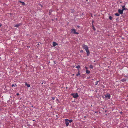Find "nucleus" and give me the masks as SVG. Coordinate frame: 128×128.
I'll list each match as a JSON object with an SVG mask.
<instances>
[{"instance_id": "1", "label": "nucleus", "mask_w": 128, "mask_h": 128, "mask_svg": "<svg viewBox=\"0 0 128 128\" xmlns=\"http://www.w3.org/2000/svg\"><path fill=\"white\" fill-rule=\"evenodd\" d=\"M71 95L74 98H76L78 96V95L77 93L76 94H71Z\"/></svg>"}, {"instance_id": "2", "label": "nucleus", "mask_w": 128, "mask_h": 128, "mask_svg": "<svg viewBox=\"0 0 128 128\" xmlns=\"http://www.w3.org/2000/svg\"><path fill=\"white\" fill-rule=\"evenodd\" d=\"M71 32L72 34H78V33L76 32V30L74 29H72L71 30Z\"/></svg>"}, {"instance_id": "3", "label": "nucleus", "mask_w": 128, "mask_h": 128, "mask_svg": "<svg viewBox=\"0 0 128 128\" xmlns=\"http://www.w3.org/2000/svg\"><path fill=\"white\" fill-rule=\"evenodd\" d=\"M82 47L85 50H87V49H88V46L84 44L82 45Z\"/></svg>"}, {"instance_id": "4", "label": "nucleus", "mask_w": 128, "mask_h": 128, "mask_svg": "<svg viewBox=\"0 0 128 128\" xmlns=\"http://www.w3.org/2000/svg\"><path fill=\"white\" fill-rule=\"evenodd\" d=\"M68 121L69 120L68 119H66L65 120V122L66 126H68L69 125V123L68 122Z\"/></svg>"}, {"instance_id": "5", "label": "nucleus", "mask_w": 128, "mask_h": 128, "mask_svg": "<svg viewBox=\"0 0 128 128\" xmlns=\"http://www.w3.org/2000/svg\"><path fill=\"white\" fill-rule=\"evenodd\" d=\"M118 12L120 13L121 14H123V11L122 10H120V9H119L118 10Z\"/></svg>"}, {"instance_id": "6", "label": "nucleus", "mask_w": 128, "mask_h": 128, "mask_svg": "<svg viewBox=\"0 0 128 128\" xmlns=\"http://www.w3.org/2000/svg\"><path fill=\"white\" fill-rule=\"evenodd\" d=\"M105 97L106 98L108 97V99H110V96L109 94L107 93L106 94V95L105 96Z\"/></svg>"}, {"instance_id": "7", "label": "nucleus", "mask_w": 128, "mask_h": 128, "mask_svg": "<svg viewBox=\"0 0 128 128\" xmlns=\"http://www.w3.org/2000/svg\"><path fill=\"white\" fill-rule=\"evenodd\" d=\"M86 51L87 53V56H89V54H90V52L89 50H88V49H87V50H86Z\"/></svg>"}, {"instance_id": "8", "label": "nucleus", "mask_w": 128, "mask_h": 128, "mask_svg": "<svg viewBox=\"0 0 128 128\" xmlns=\"http://www.w3.org/2000/svg\"><path fill=\"white\" fill-rule=\"evenodd\" d=\"M19 2L20 3H21L22 4V5L23 6H24V5H25V3H24V2H22V1H20V0H19Z\"/></svg>"}, {"instance_id": "9", "label": "nucleus", "mask_w": 128, "mask_h": 128, "mask_svg": "<svg viewBox=\"0 0 128 128\" xmlns=\"http://www.w3.org/2000/svg\"><path fill=\"white\" fill-rule=\"evenodd\" d=\"M21 25H22V24L19 23L18 24L15 25V27H18L19 26H20Z\"/></svg>"}, {"instance_id": "10", "label": "nucleus", "mask_w": 128, "mask_h": 128, "mask_svg": "<svg viewBox=\"0 0 128 128\" xmlns=\"http://www.w3.org/2000/svg\"><path fill=\"white\" fill-rule=\"evenodd\" d=\"M122 10H123V11H124V10H128V9L127 8H125V6H122Z\"/></svg>"}, {"instance_id": "11", "label": "nucleus", "mask_w": 128, "mask_h": 128, "mask_svg": "<svg viewBox=\"0 0 128 128\" xmlns=\"http://www.w3.org/2000/svg\"><path fill=\"white\" fill-rule=\"evenodd\" d=\"M53 46H56L58 45V44L56 43V42H53Z\"/></svg>"}, {"instance_id": "12", "label": "nucleus", "mask_w": 128, "mask_h": 128, "mask_svg": "<svg viewBox=\"0 0 128 128\" xmlns=\"http://www.w3.org/2000/svg\"><path fill=\"white\" fill-rule=\"evenodd\" d=\"M128 78H126H126H123L122 79L121 81L122 82H124L126 81V80H127Z\"/></svg>"}, {"instance_id": "13", "label": "nucleus", "mask_w": 128, "mask_h": 128, "mask_svg": "<svg viewBox=\"0 0 128 128\" xmlns=\"http://www.w3.org/2000/svg\"><path fill=\"white\" fill-rule=\"evenodd\" d=\"M25 85L27 86L29 88L30 87V85L29 84H27L26 82L25 83Z\"/></svg>"}, {"instance_id": "14", "label": "nucleus", "mask_w": 128, "mask_h": 128, "mask_svg": "<svg viewBox=\"0 0 128 128\" xmlns=\"http://www.w3.org/2000/svg\"><path fill=\"white\" fill-rule=\"evenodd\" d=\"M86 73L89 74L90 73V72L89 70H86Z\"/></svg>"}, {"instance_id": "15", "label": "nucleus", "mask_w": 128, "mask_h": 128, "mask_svg": "<svg viewBox=\"0 0 128 128\" xmlns=\"http://www.w3.org/2000/svg\"><path fill=\"white\" fill-rule=\"evenodd\" d=\"M52 10H49V15H50L51 14V13L52 12Z\"/></svg>"}, {"instance_id": "16", "label": "nucleus", "mask_w": 128, "mask_h": 128, "mask_svg": "<svg viewBox=\"0 0 128 128\" xmlns=\"http://www.w3.org/2000/svg\"><path fill=\"white\" fill-rule=\"evenodd\" d=\"M114 14L115 16H118L120 15V14L118 13H116Z\"/></svg>"}, {"instance_id": "17", "label": "nucleus", "mask_w": 128, "mask_h": 128, "mask_svg": "<svg viewBox=\"0 0 128 128\" xmlns=\"http://www.w3.org/2000/svg\"><path fill=\"white\" fill-rule=\"evenodd\" d=\"M90 68H92V69L93 68V66L92 65V64H90Z\"/></svg>"}, {"instance_id": "18", "label": "nucleus", "mask_w": 128, "mask_h": 128, "mask_svg": "<svg viewBox=\"0 0 128 128\" xmlns=\"http://www.w3.org/2000/svg\"><path fill=\"white\" fill-rule=\"evenodd\" d=\"M100 80H99L98 81H96V84H95V85H97L98 84V82L100 81Z\"/></svg>"}, {"instance_id": "19", "label": "nucleus", "mask_w": 128, "mask_h": 128, "mask_svg": "<svg viewBox=\"0 0 128 128\" xmlns=\"http://www.w3.org/2000/svg\"><path fill=\"white\" fill-rule=\"evenodd\" d=\"M76 68L79 69L80 68V66L78 65V66H76Z\"/></svg>"}, {"instance_id": "20", "label": "nucleus", "mask_w": 128, "mask_h": 128, "mask_svg": "<svg viewBox=\"0 0 128 128\" xmlns=\"http://www.w3.org/2000/svg\"><path fill=\"white\" fill-rule=\"evenodd\" d=\"M80 73L79 72V71H78V74H76V76H78L80 75Z\"/></svg>"}, {"instance_id": "21", "label": "nucleus", "mask_w": 128, "mask_h": 128, "mask_svg": "<svg viewBox=\"0 0 128 128\" xmlns=\"http://www.w3.org/2000/svg\"><path fill=\"white\" fill-rule=\"evenodd\" d=\"M14 86H16V84H15L14 85V84H12V87H13Z\"/></svg>"}, {"instance_id": "22", "label": "nucleus", "mask_w": 128, "mask_h": 128, "mask_svg": "<svg viewBox=\"0 0 128 128\" xmlns=\"http://www.w3.org/2000/svg\"><path fill=\"white\" fill-rule=\"evenodd\" d=\"M72 120H69L68 122H69L70 123H71L72 122Z\"/></svg>"}, {"instance_id": "23", "label": "nucleus", "mask_w": 128, "mask_h": 128, "mask_svg": "<svg viewBox=\"0 0 128 128\" xmlns=\"http://www.w3.org/2000/svg\"><path fill=\"white\" fill-rule=\"evenodd\" d=\"M112 17L111 16H110L109 17V19L111 20L112 19Z\"/></svg>"}, {"instance_id": "24", "label": "nucleus", "mask_w": 128, "mask_h": 128, "mask_svg": "<svg viewBox=\"0 0 128 128\" xmlns=\"http://www.w3.org/2000/svg\"><path fill=\"white\" fill-rule=\"evenodd\" d=\"M92 27V28L94 30V31H95L96 30V29L95 28L94 26H93Z\"/></svg>"}, {"instance_id": "25", "label": "nucleus", "mask_w": 128, "mask_h": 128, "mask_svg": "<svg viewBox=\"0 0 128 128\" xmlns=\"http://www.w3.org/2000/svg\"><path fill=\"white\" fill-rule=\"evenodd\" d=\"M102 88H105V86H104L103 85L102 86Z\"/></svg>"}, {"instance_id": "26", "label": "nucleus", "mask_w": 128, "mask_h": 128, "mask_svg": "<svg viewBox=\"0 0 128 128\" xmlns=\"http://www.w3.org/2000/svg\"><path fill=\"white\" fill-rule=\"evenodd\" d=\"M54 99H55V98H54V97H52V99L53 100H54Z\"/></svg>"}, {"instance_id": "27", "label": "nucleus", "mask_w": 128, "mask_h": 128, "mask_svg": "<svg viewBox=\"0 0 128 128\" xmlns=\"http://www.w3.org/2000/svg\"><path fill=\"white\" fill-rule=\"evenodd\" d=\"M80 52H83V50H82L80 51Z\"/></svg>"}, {"instance_id": "28", "label": "nucleus", "mask_w": 128, "mask_h": 128, "mask_svg": "<svg viewBox=\"0 0 128 128\" xmlns=\"http://www.w3.org/2000/svg\"><path fill=\"white\" fill-rule=\"evenodd\" d=\"M16 95L18 96H19V93H17L16 94Z\"/></svg>"}, {"instance_id": "29", "label": "nucleus", "mask_w": 128, "mask_h": 128, "mask_svg": "<svg viewBox=\"0 0 128 128\" xmlns=\"http://www.w3.org/2000/svg\"><path fill=\"white\" fill-rule=\"evenodd\" d=\"M92 27H93V26H94V24H92Z\"/></svg>"}, {"instance_id": "30", "label": "nucleus", "mask_w": 128, "mask_h": 128, "mask_svg": "<svg viewBox=\"0 0 128 128\" xmlns=\"http://www.w3.org/2000/svg\"><path fill=\"white\" fill-rule=\"evenodd\" d=\"M2 24L1 23H0V27L1 26H2Z\"/></svg>"}, {"instance_id": "31", "label": "nucleus", "mask_w": 128, "mask_h": 128, "mask_svg": "<svg viewBox=\"0 0 128 128\" xmlns=\"http://www.w3.org/2000/svg\"><path fill=\"white\" fill-rule=\"evenodd\" d=\"M77 27L78 28H79L80 27V26H77Z\"/></svg>"}, {"instance_id": "32", "label": "nucleus", "mask_w": 128, "mask_h": 128, "mask_svg": "<svg viewBox=\"0 0 128 128\" xmlns=\"http://www.w3.org/2000/svg\"><path fill=\"white\" fill-rule=\"evenodd\" d=\"M94 22V20H92V24H93V22Z\"/></svg>"}, {"instance_id": "33", "label": "nucleus", "mask_w": 128, "mask_h": 128, "mask_svg": "<svg viewBox=\"0 0 128 128\" xmlns=\"http://www.w3.org/2000/svg\"><path fill=\"white\" fill-rule=\"evenodd\" d=\"M85 68H86V69L87 70V69L88 68L86 67L85 66Z\"/></svg>"}, {"instance_id": "34", "label": "nucleus", "mask_w": 128, "mask_h": 128, "mask_svg": "<svg viewBox=\"0 0 128 128\" xmlns=\"http://www.w3.org/2000/svg\"><path fill=\"white\" fill-rule=\"evenodd\" d=\"M40 5L42 7V5H41V4H40Z\"/></svg>"}, {"instance_id": "35", "label": "nucleus", "mask_w": 128, "mask_h": 128, "mask_svg": "<svg viewBox=\"0 0 128 128\" xmlns=\"http://www.w3.org/2000/svg\"><path fill=\"white\" fill-rule=\"evenodd\" d=\"M42 84H43V82L42 83Z\"/></svg>"}, {"instance_id": "36", "label": "nucleus", "mask_w": 128, "mask_h": 128, "mask_svg": "<svg viewBox=\"0 0 128 128\" xmlns=\"http://www.w3.org/2000/svg\"><path fill=\"white\" fill-rule=\"evenodd\" d=\"M86 117V116H85L84 117V118H85Z\"/></svg>"}, {"instance_id": "37", "label": "nucleus", "mask_w": 128, "mask_h": 128, "mask_svg": "<svg viewBox=\"0 0 128 128\" xmlns=\"http://www.w3.org/2000/svg\"><path fill=\"white\" fill-rule=\"evenodd\" d=\"M34 121V120H33V121Z\"/></svg>"}, {"instance_id": "38", "label": "nucleus", "mask_w": 128, "mask_h": 128, "mask_svg": "<svg viewBox=\"0 0 128 128\" xmlns=\"http://www.w3.org/2000/svg\"><path fill=\"white\" fill-rule=\"evenodd\" d=\"M87 0H86V1H87Z\"/></svg>"}, {"instance_id": "39", "label": "nucleus", "mask_w": 128, "mask_h": 128, "mask_svg": "<svg viewBox=\"0 0 128 128\" xmlns=\"http://www.w3.org/2000/svg\"><path fill=\"white\" fill-rule=\"evenodd\" d=\"M1 75L0 74V76Z\"/></svg>"}]
</instances>
